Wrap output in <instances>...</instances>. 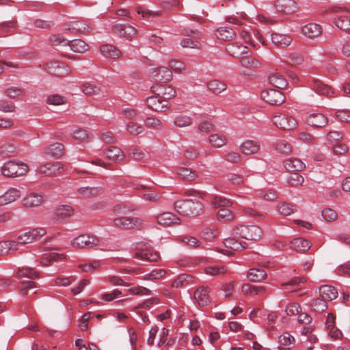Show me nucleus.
<instances>
[{
    "instance_id": "obj_52",
    "label": "nucleus",
    "mask_w": 350,
    "mask_h": 350,
    "mask_svg": "<svg viewBox=\"0 0 350 350\" xmlns=\"http://www.w3.org/2000/svg\"><path fill=\"white\" fill-rule=\"evenodd\" d=\"M224 244L228 248H230L235 251L241 250L245 247V243L239 242L234 238H228L224 239Z\"/></svg>"
},
{
    "instance_id": "obj_33",
    "label": "nucleus",
    "mask_w": 350,
    "mask_h": 350,
    "mask_svg": "<svg viewBox=\"0 0 350 350\" xmlns=\"http://www.w3.org/2000/svg\"><path fill=\"white\" fill-rule=\"evenodd\" d=\"M102 193L100 187H81L77 189V193L85 198H93Z\"/></svg>"
},
{
    "instance_id": "obj_38",
    "label": "nucleus",
    "mask_w": 350,
    "mask_h": 350,
    "mask_svg": "<svg viewBox=\"0 0 350 350\" xmlns=\"http://www.w3.org/2000/svg\"><path fill=\"white\" fill-rule=\"evenodd\" d=\"M16 152V146L14 144L5 142L0 146V156L8 158L13 156Z\"/></svg>"
},
{
    "instance_id": "obj_64",
    "label": "nucleus",
    "mask_w": 350,
    "mask_h": 350,
    "mask_svg": "<svg viewBox=\"0 0 350 350\" xmlns=\"http://www.w3.org/2000/svg\"><path fill=\"white\" fill-rule=\"evenodd\" d=\"M72 135V137L75 140H78L80 142H85L90 137L89 132L83 129H76L75 131H73Z\"/></svg>"
},
{
    "instance_id": "obj_5",
    "label": "nucleus",
    "mask_w": 350,
    "mask_h": 350,
    "mask_svg": "<svg viewBox=\"0 0 350 350\" xmlns=\"http://www.w3.org/2000/svg\"><path fill=\"white\" fill-rule=\"evenodd\" d=\"M234 234L247 240H257L261 237L262 230L257 226H239L234 230Z\"/></svg>"
},
{
    "instance_id": "obj_28",
    "label": "nucleus",
    "mask_w": 350,
    "mask_h": 350,
    "mask_svg": "<svg viewBox=\"0 0 350 350\" xmlns=\"http://www.w3.org/2000/svg\"><path fill=\"white\" fill-rule=\"evenodd\" d=\"M284 168L289 172H299L305 168V164L299 159L291 158L284 161Z\"/></svg>"
},
{
    "instance_id": "obj_31",
    "label": "nucleus",
    "mask_w": 350,
    "mask_h": 350,
    "mask_svg": "<svg viewBox=\"0 0 350 350\" xmlns=\"http://www.w3.org/2000/svg\"><path fill=\"white\" fill-rule=\"evenodd\" d=\"M45 154L55 159L60 158L64 154V146L62 144L54 143L46 148Z\"/></svg>"
},
{
    "instance_id": "obj_55",
    "label": "nucleus",
    "mask_w": 350,
    "mask_h": 350,
    "mask_svg": "<svg viewBox=\"0 0 350 350\" xmlns=\"http://www.w3.org/2000/svg\"><path fill=\"white\" fill-rule=\"evenodd\" d=\"M174 124L180 128L187 127L192 124V120L185 115H180L175 118Z\"/></svg>"
},
{
    "instance_id": "obj_43",
    "label": "nucleus",
    "mask_w": 350,
    "mask_h": 350,
    "mask_svg": "<svg viewBox=\"0 0 350 350\" xmlns=\"http://www.w3.org/2000/svg\"><path fill=\"white\" fill-rule=\"evenodd\" d=\"M68 45L70 47L71 50L76 53H84L88 50V45L80 39L72 41L68 40Z\"/></svg>"
},
{
    "instance_id": "obj_4",
    "label": "nucleus",
    "mask_w": 350,
    "mask_h": 350,
    "mask_svg": "<svg viewBox=\"0 0 350 350\" xmlns=\"http://www.w3.org/2000/svg\"><path fill=\"white\" fill-rule=\"evenodd\" d=\"M46 234V230L43 228H36L28 232L20 234L17 237L16 243L25 245L38 241Z\"/></svg>"
},
{
    "instance_id": "obj_44",
    "label": "nucleus",
    "mask_w": 350,
    "mask_h": 350,
    "mask_svg": "<svg viewBox=\"0 0 350 350\" xmlns=\"http://www.w3.org/2000/svg\"><path fill=\"white\" fill-rule=\"evenodd\" d=\"M62 259H64L62 254L57 253H47L40 256V261L42 265L48 266L51 262L59 261Z\"/></svg>"
},
{
    "instance_id": "obj_1",
    "label": "nucleus",
    "mask_w": 350,
    "mask_h": 350,
    "mask_svg": "<svg viewBox=\"0 0 350 350\" xmlns=\"http://www.w3.org/2000/svg\"><path fill=\"white\" fill-rule=\"evenodd\" d=\"M185 194L191 198L176 201L174 204L176 211L183 216L194 217L201 215L204 210L201 200L206 196V192L189 189Z\"/></svg>"
},
{
    "instance_id": "obj_19",
    "label": "nucleus",
    "mask_w": 350,
    "mask_h": 350,
    "mask_svg": "<svg viewBox=\"0 0 350 350\" xmlns=\"http://www.w3.org/2000/svg\"><path fill=\"white\" fill-rule=\"evenodd\" d=\"M180 221L179 217L170 212H164L157 216V221L161 226L178 224Z\"/></svg>"
},
{
    "instance_id": "obj_13",
    "label": "nucleus",
    "mask_w": 350,
    "mask_h": 350,
    "mask_svg": "<svg viewBox=\"0 0 350 350\" xmlns=\"http://www.w3.org/2000/svg\"><path fill=\"white\" fill-rule=\"evenodd\" d=\"M21 196L22 192L21 189L10 187L3 194L0 196V206L11 204L19 199Z\"/></svg>"
},
{
    "instance_id": "obj_39",
    "label": "nucleus",
    "mask_w": 350,
    "mask_h": 350,
    "mask_svg": "<svg viewBox=\"0 0 350 350\" xmlns=\"http://www.w3.org/2000/svg\"><path fill=\"white\" fill-rule=\"evenodd\" d=\"M208 89L215 94H220L226 90V84L217 79H213L207 83Z\"/></svg>"
},
{
    "instance_id": "obj_58",
    "label": "nucleus",
    "mask_w": 350,
    "mask_h": 350,
    "mask_svg": "<svg viewBox=\"0 0 350 350\" xmlns=\"http://www.w3.org/2000/svg\"><path fill=\"white\" fill-rule=\"evenodd\" d=\"M200 234L202 239L208 241H211L217 236V232L214 227L205 228L202 230Z\"/></svg>"
},
{
    "instance_id": "obj_47",
    "label": "nucleus",
    "mask_w": 350,
    "mask_h": 350,
    "mask_svg": "<svg viewBox=\"0 0 350 350\" xmlns=\"http://www.w3.org/2000/svg\"><path fill=\"white\" fill-rule=\"evenodd\" d=\"M241 291L244 295H258L262 294L265 292V287L262 286H251L248 284H245L242 286Z\"/></svg>"
},
{
    "instance_id": "obj_21",
    "label": "nucleus",
    "mask_w": 350,
    "mask_h": 350,
    "mask_svg": "<svg viewBox=\"0 0 350 350\" xmlns=\"http://www.w3.org/2000/svg\"><path fill=\"white\" fill-rule=\"evenodd\" d=\"M72 213L73 209L71 206L62 205L55 210L53 219L55 223H60L70 217Z\"/></svg>"
},
{
    "instance_id": "obj_20",
    "label": "nucleus",
    "mask_w": 350,
    "mask_h": 350,
    "mask_svg": "<svg viewBox=\"0 0 350 350\" xmlns=\"http://www.w3.org/2000/svg\"><path fill=\"white\" fill-rule=\"evenodd\" d=\"M327 122V117L321 113H312L307 118V123L313 127H323Z\"/></svg>"
},
{
    "instance_id": "obj_48",
    "label": "nucleus",
    "mask_w": 350,
    "mask_h": 350,
    "mask_svg": "<svg viewBox=\"0 0 350 350\" xmlns=\"http://www.w3.org/2000/svg\"><path fill=\"white\" fill-rule=\"evenodd\" d=\"M236 35L235 31L232 28L221 27L217 30L216 36L219 39L229 40Z\"/></svg>"
},
{
    "instance_id": "obj_22",
    "label": "nucleus",
    "mask_w": 350,
    "mask_h": 350,
    "mask_svg": "<svg viewBox=\"0 0 350 350\" xmlns=\"http://www.w3.org/2000/svg\"><path fill=\"white\" fill-rule=\"evenodd\" d=\"M260 144L254 140H246L240 146L241 152L245 155H250L257 153L260 150Z\"/></svg>"
},
{
    "instance_id": "obj_18",
    "label": "nucleus",
    "mask_w": 350,
    "mask_h": 350,
    "mask_svg": "<svg viewBox=\"0 0 350 350\" xmlns=\"http://www.w3.org/2000/svg\"><path fill=\"white\" fill-rule=\"evenodd\" d=\"M43 202L44 197L42 195L31 193L23 198V205L27 208H33L41 205Z\"/></svg>"
},
{
    "instance_id": "obj_49",
    "label": "nucleus",
    "mask_w": 350,
    "mask_h": 350,
    "mask_svg": "<svg viewBox=\"0 0 350 350\" xmlns=\"http://www.w3.org/2000/svg\"><path fill=\"white\" fill-rule=\"evenodd\" d=\"M269 82L274 87L282 89L286 86V81L284 77L279 74L274 73L269 77Z\"/></svg>"
},
{
    "instance_id": "obj_16",
    "label": "nucleus",
    "mask_w": 350,
    "mask_h": 350,
    "mask_svg": "<svg viewBox=\"0 0 350 350\" xmlns=\"http://www.w3.org/2000/svg\"><path fill=\"white\" fill-rule=\"evenodd\" d=\"M210 288L200 286L194 292V299L200 306H206L210 303Z\"/></svg>"
},
{
    "instance_id": "obj_54",
    "label": "nucleus",
    "mask_w": 350,
    "mask_h": 350,
    "mask_svg": "<svg viewBox=\"0 0 350 350\" xmlns=\"http://www.w3.org/2000/svg\"><path fill=\"white\" fill-rule=\"evenodd\" d=\"M212 204L215 207L217 208V207L230 206L232 203L229 199H228L224 196H213Z\"/></svg>"
},
{
    "instance_id": "obj_53",
    "label": "nucleus",
    "mask_w": 350,
    "mask_h": 350,
    "mask_svg": "<svg viewBox=\"0 0 350 350\" xmlns=\"http://www.w3.org/2000/svg\"><path fill=\"white\" fill-rule=\"evenodd\" d=\"M167 271L165 269H154L150 273L144 275L143 280H155L163 278Z\"/></svg>"
},
{
    "instance_id": "obj_59",
    "label": "nucleus",
    "mask_w": 350,
    "mask_h": 350,
    "mask_svg": "<svg viewBox=\"0 0 350 350\" xmlns=\"http://www.w3.org/2000/svg\"><path fill=\"white\" fill-rule=\"evenodd\" d=\"M277 209L279 213L283 215H290L295 211L293 205L285 202L278 204Z\"/></svg>"
},
{
    "instance_id": "obj_25",
    "label": "nucleus",
    "mask_w": 350,
    "mask_h": 350,
    "mask_svg": "<svg viewBox=\"0 0 350 350\" xmlns=\"http://www.w3.org/2000/svg\"><path fill=\"white\" fill-rule=\"evenodd\" d=\"M135 257L148 262H156L159 259L160 256L157 252L146 249L142 251L135 252Z\"/></svg>"
},
{
    "instance_id": "obj_26",
    "label": "nucleus",
    "mask_w": 350,
    "mask_h": 350,
    "mask_svg": "<svg viewBox=\"0 0 350 350\" xmlns=\"http://www.w3.org/2000/svg\"><path fill=\"white\" fill-rule=\"evenodd\" d=\"M100 53L107 58L116 59L122 55L121 51L111 44H103L100 46Z\"/></svg>"
},
{
    "instance_id": "obj_11",
    "label": "nucleus",
    "mask_w": 350,
    "mask_h": 350,
    "mask_svg": "<svg viewBox=\"0 0 350 350\" xmlns=\"http://www.w3.org/2000/svg\"><path fill=\"white\" fill-rule=\"evenodd\" d=\"M273 124L284 130H291L297 127V121L293 117L285 114L275 116L273 118Z\"/></svg>"
},
{
    "instance_id": "obj_40",
    "label": "nucleus",
    "mask_w": 350,
    "mask_h": 350,
    "mask_svg": "<svg viewBox=\"0 0 350 350\" xmlns=\"http://www.w3.org/2000/svg\"><path fill=\"white\" fill-rule=\"evenodd\" d=\"M267 277V273L263 269H251L247 274L248 279L253 282H258Z\"/></svg>"
},
{
    "instance_id": "obj_32",
    "label": "nucleus",
    "mask_w": 350,
    "mask_h": 350,
    "mask_svg": "<svg viewBox=\"0 0 350 350\" xmlns=\"http://www.w3.org/2000/svg\"><path fill=\"white\" fill-rule=\"evenodd\" d=\"M310 246V243L302 238L295 239L290 243L291 248L297 252H306Z\"/></svg>"
},
{
    "instance_id": "obj_34",
    "label": "nucleus",
    "mask_w": 350,
    "mask_h": 350,
    "mask_svg": "<svg viewBox=\"0 0 350 350\" xmlns=\"http://www.w3.org/2000/svg\"><path fill=\"white\" fill-rule=\"evenodd\" d=\"M227 51L234 57H240L247 53V47L238 43H232L228 44Z\"/></svg>"
},
{
    "instance_id": "obj_37",
    "label": "nucleus",
    "mask_w": 350,
    "mask_h": 350,
    "mask_svg": "<svg viewBox=\"0 0 350 350\" xmlns=\"http://www.w3.org/2000/svg\"><path fill=\"white\" fill-rule=\"evenodd\" d=\"M177 174L181 178L187 181H193L198 177V173L196 171L187 167L178 168Z\"/></svg>"
},
{
    "instance_id": "obj_3",
    "label": "nucleus",
    "mask_w": 350,
    "mask_h": 350,
    "mask_svg": "<svg viewBox=\"0 0 350 350\" xmlns=\"http://www.w3.org/2000/svg\"><path fill=\"white\" fill-rule=\"evenodd\" d=\"M28 171V166L16 161L5 162L1 168V174L8 178H16L25 175Z\"/></svg>"
},
{
    "instance_id": "obj_10",
    "label": "nucleus",
    "mask_w": 350,
    "mask_h": 350,
    "mask_svg": "<svg viewBox=\"0 0 350 350\" xmlns=\"http://www.w3.org/2000/svg\"><path fill=\"white\" fill-rule=\"evenodd\" d=\"M98 238L88 234H81L72 241V245L77 248L92 247L99 244Z\"/></svg>"
},
{
    "instance_id": "obj_62",
    "label": "nucleus",
    "mask_w": 350,
    "mask_h": 350,
    "mask_svg": "<svg viewBox=\"0 0 350 350\" xmlns=\"http://www.w3.org/2000/svg\"><path fill=\"white\" fill-rule=\"evenodd\" d=\"M169 66L172 70L176 72H181L186 70L185 64L180 60L175 59H171L169 62Z\"/></svg>"
},
{
    "instance_id": "obj_14",
    "label": "nucleus",
    "mask_w": 350,
    "mask_h": 350,
    "mask_svg": "<svg viewBox=\"0 0 350 350\" xmlns=\"http://www.w3.org/2000/svg\"><path fill=\"white\" fill-rule=\"evenodd\" d=\"M151 77L156 81L167 82L172 79V72L167 67L161 66L150 70Z\"/></svg>"
},
{
    "instance_id": "obj_29",
    "label": "nucleus",
    "mask_w": 350,
    "mask_h": 350,
    "mask_svg": "<svg viewBox=\"0 0 350 350\" xmlns=\"http://www.w3.org/2000/svg\"><path fill=\"white\" fill-rule=\"evenodd\" d=\"M293 38L286 34H280V33H273L271 35V41L272 42L280 47H286L289 46L292 42Z\"/></svg>"
},
{
    "instance_id": "obj_27",
    "label": "nucleus",
    "mask_w": 350,
    "mask_h": 350,
    "mask_svg": "<svg viewBox=\"0 0 350 350\" xmlns=\"http://www.w3.org/2000/svg\"><path fill=\"white\" fill-rule=\"evenodd\" d=\"M81 91L88 96H98L101 93L99 86L90 82H85L80 86Z\"/></svg>"
},
{
    "instance_id": "obj_23",
    "label": "nucleus",
    "mask_w": 350,
    "mask_h": 350,
    "mask_svg": "<svg viewBox=\"0 0 350 350\" xmlns=\"http://www.w3.org/2000/svg\"><path fill=\"white\" fill-rule=\"evenodd\" d=\"M301 33L309 38L319 37L322 33L321 27L316 23H309L301 28Z\"/></svg>"
},
{
    "instance_id": "obj_45",
    "label": "nucleus",
    "mask_w": 350,
    "mask_h": 350,
    "mask_svg": "<svg viewBox=\"0 0 350 350\" xmlns=\"http://www.w3.org/2000/svg\"><path fill=\"white\" fill-rule=\"evenodd\" d=\"M313 88L317 93L321 95L329 96L333 93L332 88L327 85L324 84L321 81L318 79L314 80Z\"/></svg>"
},
{
    "instance_id": "obj_36",
    "label": "nucleus",
    "mask_w": 350,
    "mask_h": 350,
    "mask_svg": "<svg viewBox=\"0 0 350 350\" xmlns=\"http://www.w3.org/2000/svg\"><path fill=\"white\" fill-rule=\"evenodd\" d=\"M106 157L113 161L118 162L123 160L124 154L119 148L111 146L107 150Z\"/></svg>"
},
{
    "instance_id": "obj_35",
    "label": "nucleus",
    "mask_w": 350,
    "mask_h": 350,
    "mask_svg": "<svg viewBox=\"0 0 350 350\" xmlns=\"http://www.w3.org/2000/svg\"><path fill=\"white\" fill-rule=\"evenodd\" d=\"M208 142L213 147L219 148L226 144L227 138L223 134H212L209 136Z\"/></svg>"
},
{
    "instance_id": "obj_12",
    "label": "nucleus",
    "mask_w": 350,
    "mask_h": 350,
    "mask_svg": "<svg viewBox=\"0 0 350 350\" xmlns=\"http://www.w3.org/2000/svg\"><path fill=\"white\" fill-rule=\"evenodd\" d=\"M146 105L155 111H163L168 109V101L161 98L157 94L156 96L147 98Z\"/></svg>"
},
{
    "instance_id": "obj_15",
    "label": "nucleus",
    "mask_w": 350,
    "mask_h": 350,
    "mask_svg": "<svg viewBox=\"0 0 350 350\" xmlns=\"http://www.w3.org/2000/svg\"><path fill=\"white\" fill-rule=\"evenodd\" d=\"M113 31L114 33L128 40H131L137 33V29L134 27L122 24L113 25Z\"/></svg>"
},
{
    "instance_id": "obj_56",
    "label": "nucleus",
    "mask_w": 350,
    "mask_h": 350,
    "mask_svg": "<svg viewBox=\"0 0 350 350\" xmlns=\"http://www.w3.org/2000/svg\"><path fill=\"white\" fill-rule=\"evenodd\" d=\"M250 28V26L244 27L241 30V36L246 43L250 44L254 48H258L254 40H252V31Z\"/></svg>"
},
{
    "instance_id": "obj_41",
    "label": "nucleus",
    "mask_w": 350,
    "mask_h": 350,
    "mask_svg": "<svg viewBox=\"0 0 350 350\" xmlns=\"http://www.w3.org/2000/svg\"><path fill=\"white\" fill-rule=\"evenodd\" d=\"M126 131L131 135H138L143 133L145 131L144 125L136 122L130 121L126 125Z\"/></svg>"
},
{
    "instance_id": "obj_17",
    "label": "nucleus",
    "mask_w": 350,
    "mask_h": 350,
    "mask_svg": "<svg viewBox=\"0 0 350 350\" xmlns=\"http://www.w3.org/2000/svg\"><path fill=\"white\" fill-rule=\"evenodd\" d=\"M64 29L72 33L88 32L91 27L83 21H74L64 25Z\"/></svg>"
},
{
    "instance_id": "obj_60",
    "label": "nucleus",
    "mask_w": 350,
    "mask_h": 350,
    "mask_svg": "<svg viewBox=\"0 0 350 350\" xmlns=\"http://www.w3.org/2000/svg\"><path fill=\"white\" fill-rule=\"evenodd\" d=\"M312 310L322 312L327 308L326 301L323 299H314L310 304Z\"/></svg>"
},
{
    "instance_id": "obj_6",
    "label": "nucleus",
    "mask_w": 350,
    "mask_h": 350,
    "mask_svg": "<svg viewBox=\"0 0 350 350\" xmlns=\"http://www.w3.org/2000/svg\"><path fill=\"white\" fill-rule=\"evenodd\" d=\"M274 8L282 15H291L299 10L298 3L295 0H275Z\"/></svg>"
},
{
    "instance_id": "obj_51",
    "label": "nucleus",
    "mask_w": 350,
    "mask_h": 350,
    "mask_svg": "<svg viewBox=\"0 0 350 350\" xmlns=\"http://www.w3.org/2000/svg\"><path fill=\"white\" fill-rule=\"evenodd\" d=\"M159 96H161V98L167 100L173 98L176 95V91L174 88L170 86H161L157 90Z\"/></svg>"
},
{
    "instance_id": "obj_63",
    "label": "nucleus",
    "mask_w": 350,
    "mask_h": 350,
    "mask_svg": "<svg viewBox=\"0 0 350 350\" xmlns=\"http://www.w3.org/2000/svg\"><path fill=\"white\" fill-rule=\"evenodd\" d=\"M24 94V90L17 87H10L5 90V94L10 98H19L23 96Z\"/></svg>"
},
{
    "instance_id": "obj_8",
    "label": "nucleus",
    "mask_w": 350,
    "mask_h": 350,
    "mask_svg": "<svg viewBox=\"0 0 350 350\" xmlns=\"http://www.w3.org/2000/svg\"><path fill=\"white\" fill-rule=\"evenodd\" d=\"M44 69L48 72L59 77H66L71 72L70 68L66 64L60 62H47L44 64Z\"/></svg>"
},
{
    "instance_id": "obj_9",
    "label": "nucleus",
    "mask_w": 350,
    "mask_h": 350,
    "mask_svg": "<svg viewBox=\"0 0 350 350\" xmlns=\"http://www.w3.org/2000/svg\"><path fill=\"white\" fill-rule=\"evenodd\" d=\"M261 98L267 103L273 105H280L285 100V97L282 92L275 89L262 91Z\"/></svg>"
},
{
    "instance_id": "obj_42",
    "label": "nucleus",
    "mask_w": 350,
    "mask_h": 350,
    "mask_svg": "<svg viewBox=\"0 0 350 350\" xmlns=\"http://www.w3.org/2000/svg\"><path fill=\"white\" fill-rule=\"evenodd\" d=\"M239 63L246 68L254 69L260 68L261 66L260 62L258 59L252 56L243 57L240 59Z\"/></svg>"
},
{
    "instance_id": "obj_30",
    "label": "nucleus",
    "mask_w": 350,
    "mask_h": 350,
    "mask_svg": "<svg viewBox=\"0 0 350 350\" xmlns=\"http://www.w3.org/2000/svg\"><path fill=\"white\" fill-rule=\"evenodd\" d=\"M319 294L325 301H331L337 297L338 291L332 286L324 285L319 288Z\"/></svg>"
},
{
    "instance_id": "obj_61",
    "label": "nucleus",
    "mask_w": 350,
    "mask_h": 350,
    "mask_svg": "<svg viewBox=\"0 0 350 350\" xmlns=\"http://www.w3.org/2000/svg\"><path fill=\"white\" fill-rule=\"evenodd\" d=\"M321 215L323 218L328 222L334 221L338 218L337 213L329 208H324L321 211Z\"/></svg>"
},
{
    "instance_id": "obj_7",
    "label": "nucleus",
    "mask_w": 350,
    "mask_h": 350,
    "mask_svg": "<svg viewBox=\"0 0 350 350\" xmlns=\"http://www.w3.org/2000/svg\"><path fill=\"white\" fill-rule=\"evenodd\" d=\"M113 226L123 229L139 228L144 224V221L139 217H120L113 219Z\"/></svg>"
},
{
    "instance_id": "obj_2",
    "label": "nucleus",
    "mask_w": 350,
    "mask_h": 350,
    "mask_svg": "<svg viewBox=\"0 0 350 350\" xmlns=\"http://www.w3.org/2000/svg\"><path fill=\"white\" fill-rule=\"evenodd\" d=\"M349 10L342 7H332L327 10L335 25L340 29L350 33V16H347Z\"/></svg>"
},
{
    "instance_id": "obj_50",
    "label": "nucleus",
    "mask_w": 350,
    "mask_h": 350,
    "mask_svg": "<svg viewBox=\"0 0 350 350\" xmlns=\"http://www.w3.org/2000/svg\"><path fill=\"white\" fill-rule=\"evenodd\" d=\"M18 243L16 241H0V255L7 254L9 251L18 250Z\"/></svg>"
},
{
    "instance_id": "obj_57",
    "label": "nucleus",
    "mask_w": 350,
    "mask_h": 350,
    "mask_svg": "<svg viewBox=\"0 0 350 350\" xmlns=\"http://www.w3.org/2000/svg\"><path fill=\"white\" fill-rule=\"evenodd\" d=\"M227 270L224 266H209L204 269L206 274L215 276L220 274H224Z\"/></svg>"
},
{
    "instance_id": "obj_46",
    "label": "nucleus",
    "mask_w": 350,
    "mask_h": 350,
    "mask_svg": "<svg viewBox=\"0 0 350 350\" xmlns=\"http://www.w3.org/2000/svg\"><path fill=\"white\" fill-rule=\"evenodd\" d=\"M275 150L280 154L287 155L293 150L292 145L286 140H280L275 145Z\"/></svg>"
},
{
    "instance_id": "obj_24",
    "label": "nucleus",
    "mask_w": 350,
    "mask_h": 350,
    "mask_svg": "<svg viewBox=\"0 0 350 350\" xmlns=\"http://www.w3.org/2000/svg\"><path fill=\"white\" fill-rule=\"evenodd\" d=\"M62 165L59 162L46 163L39 167L38 172L40 174L51 176L56 174L61 169H62Z\"/></svg>"
}]
</instances>
